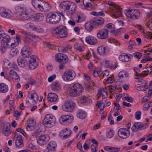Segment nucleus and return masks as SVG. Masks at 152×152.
<instances>
[{
    "label": "nucleus",
    "instance_id": "4d7b16f0",
    "mask_svg": "<svg viewBox=\"0 0 152 152\" xmlns=\"http://www.w3.org/2000/svg\"><path fill=\"white\" fill-rule=\"evenodd\" d=\"M69 130H68L67 128L65 129L64 130H62L60 133V135L61 136H62L64 134L67 133L69 132Z\"/></svg>",
    "mask_w": 152,
    "mask_h": 152
},
{
    "label": "nucleus",
    "instance_id": "4c0bfd02",
    "mask_svg": "<svg viewBox=\"0 0 152 152\" xmlns=\"http://www.w3.org/2000/svg\"><path fill=\"white\" fill-rule=\"evenodd\" d=\"M86 115V113L83 110H79L78 111L77 115V117L81 119H83L85 118Z\"/></svg>",
    "mask_w": 152,
    "mask_h": 152
},
{
    "label": "nucleus",
    "instance_id": "8fccbe9b",
    "mask_svg": "<svg viewBox=\"0 0 152 152\" xmlns=\"http://www.w3.org/2000/svg\"><path fill=\"white\" fill-rule=\"evenodd\" d=\"M16 39L17 41V42H15L16 43L15 45H10L8 46V47L11 46V47H14L15 46L17 45L19 43V42H20V37L18 35H16Z\"/></svg>",
    "mask_w": 152,
    "mask_h": 152
},
{
    "label": "nucleus",
    "instance_id": "9b49d317",
    "mask_svg": "<svg viewBox=\"0 0 152 152\" xmlns=\"http://www.w3.org/2000/svg\"><path fill=\"white\" fill-rule=\"evenodd\" d=\"M22 33L25 35L24 36V41L25 43V46L28 47L30 44L31 42V37H34L35 39L38 38V37L35 36L33 34H31L30 33H27L26 32L23 31Z\"/></svg>",
    "mask_w": 152,
    "mask_h": 152
},
{
    "label": "nucleus",
    "instance_id": "5701e85b",
    "mask_svg": "<svg viewBox=\"0 0 152 152\" xmlns=\"http://www.w3.org/2000/svg\"><path fill=\"white\" fill-rule=\"evenodd\" d=\"M15 143L16 146L18 148H20L23 146L22 136L21 135H18L17 136Z\"/></svg>",
    "mask_w": 152,
    "mask_h": 152
},
{
    "label": "nucleus",
    "instance_id": "39448f33",
    "mask_svg": "<svg viewBox=\"0 0 152 152\" xmlns=\"http://www.w3.org/2000/svg\"><path fill=\"white\" fill-rule=\"evenodd\" d=\"M106 3L109 5L113 6L114 9L111 8L110 9V12L112 15V16L115 18H117L122 16V13L120 7L115 5V3L110 1H107Z\"/></svg>",
    "mask_w": 152,
    "mask_h": 152
},
{
    "label": "nucleus",
    "instance_id": "09e8293b",
    "mask_svg": "<svg viewBox=\"0 0 152 152\" xmlns=\"http://www.w3.org/2000/svg\"><path fill=\"white\" fill-rule=\"evenodd\" d=\"M107 90L109 91L110 93H113L116 90L115 87L113 86H109L106 88Z\"/></svg>",
    "mask_w": 152,
    "mask_h": 152
},
{
    "label": "nucleus",
    "instance_id": "a211bd4d",
    "mask_svg": "<svg viewBox=\"0 0 152 152\" xmlns=\"http://www.w3.org/2000/svg\"><path fill=\"white\" fill-rule=\"evenodd\" d=\"M29 67L31 69H35L38 65L36 57L34 55H32L30 56V59L29 61Z\"/></svg>",
    "mask_w": 152,
    "mask_h": 152
},
{
    "label": "nucleus",
    "instance_id": "72a5a7b5",
    "mask_svg": "<svg viewBox=\"0 0 152 152\" xmlns=\"http://www.w3.org/2000/svg\"><path fill=\"white\" fill-rule=\"evenodd\" d=\"M93 24L91 22V20L85 23V28L88 31H91L93 29Z\"/></svg>",
    "mask_w": 152,
    "mask_h": 152
},
{
    "label": "nucleus",
    "instance_id": "0e129e2a",
    "mask_svg": "<svg viewBox=\"0 0 152 152\" xmlns=\"http://www.w3.org/2000/svg\"><path fill=\"white\" fill-rule=\"evenodd\" d=\"M143 34H145L147 35L148 37L150 38L151 39H152V33L150 32H143Z\"/></svg>",
    "mask_w": 152,
    "mask_h": 152
},
{
    "label": "nucleus",
    "instance_id": "6ab92c4d",
    "mask_svg": "<svg viewBox=\"0 0 152 152\" xmlns=\"http://www.w3.org/2000/svg\"><path fill=\"white\" fill-rule=\"evenodd\" d=\"M73 117L71 115H63L59 119V121L61 124H63L64 123H69L72 122L73 119Z\"/></svg>",
    "mask_w": 152,
    "mask_h": 152
},
{
    "label": "nucleus",
    "instance_id": "69168bd1",
    "mask_svg": "<svg viewBox=\"0 0 152 152\" xmlns=\"http://www.w3.org/2000/svg\"><path fill=\"white\" fill-rule=\"evenodd\" d=\"M71 134V132L70 130H69V132H68L67 133L64 134V135L62 136L63 138L65 139L66 138L68 137V136H69Z\"/></svg>",
    "mask_w": 152,
    "mask_h": 152
},
{
    "label": "nucleus",
    "instance_id": "4be33fe9",
    "mask_svg": "<svg viewBox=\"0 0 152 152\" xmlns=\"http://www.w3.org/2000/svg\"><path fill=\"white\" fill-rule=\"evenodd\" d=\"M86 41L88 44L91 45H94L97 42L96 39L94 37L89 35L86 37Z\"/></svg>",
    "mask_w": 152,
    "mask_h": 152
},
{
    "label": "nucleus",
    "instance_id": "a878e982",
    "mask_svg": "<svg viewBox=\"0 0 152 152\" xmlns=\"http://www.w3.org/2000/svg\"><path fill=\"white\" fill-rule=\"evenodd\" d=\"M144 125L140 122L134 123L132 127V129L134 132H137L139 130H141L143 127Z\"/></svg>",
    "mask_w": 152,
    "mask_h": 152
},
{
    "label": "nucleus",
    "instance_id": "ddd939ff",
    "mask_svg": "<svg viewBox=\"0 0 152 152\" xmlns=\"http://www.w3.org/2000/svg\"><path fill=\"white\" fill-rule=\"evenodd\" d=\"M130 134L128 129L125 128H121L118 131V135L121 138L125 139L129 137Z\"/></svg>",
    "mask_w": 152,
    "mask_h": 152
},
{
    "label": "nucleus",
    "instance_id": "13d9d810",
    "mask_svg": "<svg viewBox=\"0 0 152 152\" xmlns=\"http://www.w3.org/2000/svg\"><path fill=\"white\" fill-rule=\"evenodd\" d=\"M150 106L151 105H150L149 102H147L144 105V107L143 108V110L145 111L147 110Z\"/></svg>",
    "mask_w": 152,
    "mask_h": 152
},
{
    "label": "nucleus",
    "instance_id": "9d476101",
    "mask_svg": "<svg viewBox=\"0 0 152 152\" xmlns=\"http://www.w3.org/2000/svg\"><path fill=\"white\" fill-rule=\"evenodd\" d=\"M39 96L37 94L34 93L28 96L26 100V102L27 104L30 105L31 104H34L37 101H38Z\"/></svg>",
    "mask_w": 152,
    "mask_h": 152
},
{
    "label": "nucleus",
    "instance_id": "c756f323",
    "mask_svg": "<svg viewBox=\"0 0 152 152\" xmlns=\"http://www.w3.org/2000/svg\"><path fill=\"white\" fill-rule=\"evenodd\" d=\"M17 62L19 66L21 67H24L27 65V61L23 58L19 57L17 59Z\"/></svg>",
    "mask_w": 152,
    "mask_h": 152
},
{
    "label": "nucleus",
    "instance_id": "2f4dec72",
    "mask_svg": "<svg viewBox=\"0 0 152 152\" xmlns=\"http://www.w3.org/2000/svg\"><path fill=\"white\" fill-rule=\"evenodd\" d=\"M57 147V145L55 142L52 141L50 142L48 144L47 148L49 151H54L55 148Z\"/></svg>",
    "mask_w": 152,
    "mask_h": 152
},
{
    "label": "nucleus",
    "instance_id": "393cba45",
    "mask_svg": "<svg viewBox=\"0 0 152 152\" xmlns=\"http://www.w3.org/2000/svg\"><path fill=\"white\" fill-rule=\"evenodd\" d=\"M50 8L51 6L48 3L45 2H42L39 10L44 11H49L50 10Z\"/></svg>",
    "mask_w": 152,
    "mask_h": 152
},
{
    "label": "nucleus",
    "instance_id": "c85d7f7f",
    "mask_svg": "<svg viewBox=\"0 0 152 152\" xmlns=\"http://www.w3.org/2000/svg\"><path fill=\"white\" fill-rule=\"evenodd\" d=\"M28 47L24 46L22 49L21 53L24 57H28L30 55L31 53L28 50Z\"/></svg>",
    "mask_w": 152,
    "mask_h": 152
},
{
    "label": "nucleus",
    "instance_id": "f8f14e48",
    "mask_svg": "<svg viewBox=\"0 0 152 152\" xmlns=\"http://www.w3.org/2000/svg\"><path fill=\"white\" fill-rule=\"evenodd\" d=\"M75 74L72 70H69L66 71L63 75L62 77L65 81H71L75 77Z\"/></svg>",
    "mask_w": 152,
    "mask_h": 152
},
{
    "label": "nucleus",
    "instance_id": "473e14b6",
    "mask_svg": "<svg viewBox=\"0 0 152 152\" xmlns=\"http://www.w3.org/2000/svg\"><path fill=\"white\" fill-rule=\"evenodd\" d=\"M32 2L34 7L35 9L39 10L42 2L39 0H33Z\"/></svg>",
    "mask_w": 152,
    "mask_h": 152
},
{
    "label": "nucleus",
    "instance_id": "ea45409f",
    "mask_svg": "<svg viewBox=\"0 0 152 152\" xmlns=\"http://www.w3.org/2000/svg\"><path fill=\"white\" fill-rule=\"evenodd\" d=\"M119 60L122 61L128 62L129 61V57L128 54L126 55H121L119 57Z\"/></svg>",
    "mask_w": 152,
    "mask_h": 152
},
{
    "label": "nucleus",
    "instance_id": "c03bdc74",
    "mask_svg": "<svg viewBox=\"0 0 152 152\" xmlns=\"http://www.w3.org/2000/svg\"><path fill=\"white\" fill-rule=\"evenodd\" d=\"M106 147L108 148V149L110 150L111 152H118L120 149V148L116 147Z\"/></svg>",
    "mask_w": 152,
    "mask_h": 152
},
{
    "label": "nucleus",
    "instance_id": "79ce46f5",
    "mask_svg": "<svg viewBox=\"0 0 152 152\" xmlns=\"http://www.w3.org/2000/svg\"><path fill=\"white\" fill-rule=\"evenodd\" d=\"M18 52V50L17 49L15 48L12 49L9 54V56L10 57H12L17 55Z\"/></svg>",
    "mask_w": 152,
    "mask_h": 152
},
{
    "label": "nucleus",
    "instance_id": "f257e3e1",
    "mask_svg": "<svg viewBox=\"0 0 152 152\" xmlns=\"http://www.w3.org/2000/svg\"><path fill=\"white\" fill-rule=\"evenodd\" d=\"M3 38L1 45V50L3 53H4L8 47L10 45H15V43H11V39L10 37L8 35H5L3 31L0 30V39Z\"/></svg>",
    "mask_w": 152,
    "mask_h": 152
},
{
    "label": "nucleus",
    "instance_id": "603ef678",
    "mask_svg": "<svg viewBox=\"0 0 152 152\" xmlns=\"http://www.w3.org/2000/svg\"><path fill=\"white\" fill-rule=\"evenodd\" d=\"M80 102L81 104L85 103L87 101L86 97L85 96H82L80 99Z\"/></svg>",
    "mask_w": 152,
    "mask_h": 152
},
{
    "label": "nucleus",
    "instance_id": "1a4fd4ad",
    "mask_svg": "<svg viewBox=\"0 0 152 152\" xmlns=\"http://www.w3.org/2000/svg\"><path fill=\"white\" fill-rule=\"evenodd\" d=\"M125 13L127 17L132 19H137L140 16L139 12L137 10L133 9L127 10Z\"/></svg>",
    "mask_w": 152,
    "mask_h": 152
},
{
    "label": "nucleus",
    "instance_id": "a19ab883",
    "mask_svg": "<svg viewBox=\"0 0 152 152\" xmlns=\"http://www.w3.org/2000/svg\"><path fill=\"white\" fill-rule=\"evenodd\" d=\"M51 89L53 90H58L60 88L59 84L57 82H53L51 85Z\"/></svg>",
    "mask_w": 152,
    "mask_h": 152
},
{
    "label": "nucleus",
    "instance_id": "bf43d9fd",
    "mask_svg": "<svg viewBox=\"0 0 152 152\" xmlns=\"http://www.w3.org/2000/svg\"><path fill=\"white\" fill-rule=\"evenodd\" d=\"M113 117L112 115L110 114L108 116V121L110 122V124L111 125L113 124L114 123V121L112 120Z\"/></svg>",
    "mask_w": 152,
    "mask_h": 152
},
{
    "label": "nucleus",
    "instance_id": "dca6fc26",
    "mask_svg": "<svg viewBox=\"0 0 152 152\" xmlns=\"http://www.w3.org/2000/svg\"><path fill=\"white\" fill-rule=\"evenodd\" d=\"M69 1L62 2L59 5V7L61 11L67 15H69Z\"/></svg>",
    "mask_w": 152,
    "mask_h": 152
},
{
    "label": "nucleus",
    "instance_id": "f3484780",
    "mask_svg": "<svg viewBox=\"0 0 152 152\" xmlns=\"http://www.w3.org/2000/svg\"><path fill=\"white\" fill-rule=\"evenodd\" d=\"M109 31L106 28L102 29L99 31L97 34V36L99 39H105L108 36Z\"/></svg>",
    "mask_w": 152,
    "mask_h": 152
},
{
    "label": "nucleus",
    "instance_id": "5fc2aeb1",
    "mask_svg": "<svg viewBox=\"0 0 152 152\" xmlns=\"http://www.w3.org/2000/svg\"><path fill=\"white\" fill-rule=\"evenodd\" d=\"M124 100H126L127 102L132 103L134 100V99L131 97L125 96L124 97Z\"/></svg>",
    "mask_w": 152,
    "mask_h": 152
},
{
    "label": "nucleus",
    "instance_id": "bb28decb",
    "mask_svg": "<svg viewBox=\"0 0 152 152\" xmlns=\"http://www.w3.org/2000/svg\"><path fill=\"white\" fill-rule=\"evenodd\" d=\"M47 100L50 102H53L56 101L58 99L57 95L52 93H49L48 96Z\"/></svg>",
    "mask_w": 152,
    "mask_h": 152
},
{
    "label": "nucleus",
    "instance_id": "412c9836",
    "mask_svg": "<svg viewBox=\"0 0 152 152\" xmlns=\"http://www.w3.org/2000/svg\"><path fill=\"white\" fill-rule=\"evenodd\" d=\"M91 22H93L94 26H98L101 25L104 22V19L100 17H96L91 20Z\"/></svg>",
    "mask_w": 152,
    "mask_h": 152
},
{
    "label": "nucleus",
    "instance_id": "2eb2a0df",
    "mask_svg": "<svg viewBox=\"0 0 152 152\" xmlns=\"http://www.w3.org/2000/svg\"><path fill=\"white\" fill-rule=\"evenodd\" d=\"M57 61L59 63L65 64L67 63L68 59L67 56L64 54L59 53L56 55Z\"/></svg>",
    "mask_w": 152,
    "mask_h": 152
},
{
    "label": "nucleus",
    "instance_id": "7ed1b4c3",
    "mask_svg": "<svg viewBox=\"0 0 152 152\" xmlns=\"http://www.w3.org/2000/svg\"><path fill=\"white\" fill-rule=\"evenodd\" d=\"M83 91L82 86L78 83L74 84L71 88L69 93L71 96L76 97L81 94Z\"/></svg>",
    "mask_w": 152,
    "mask_h": 152
},
{
    "label": "nucleus",
    "instance_id": "a18cd8bd",
    "mask_svg": "<svg viewBox=\"0 0 152 152\" xmlns=\"http://www.w3.org/2000/svg\"><path fill=\"white\" fill-rule=\"evenodd\" d=\"M114 131L112 129H110L109 131L107 132L106 135L107 137L111 138L114 136Z\"/></svg>",
    "mask_w": 152,
    "mask_h": 152
},
{
    "label": "nucleus",
    "instance_id": "6e6552de",
    "mask_svg": "<svg viewBox=\"0 0 152 152\" xmlns=\"http://www.w3.org/2000/svg\"><path fill=\"white\" fill-rule=\"evenodd\" d=\"M75 106V103L73 101L67 100L62 105V109L66 111L71 112L73 111Z\"/></svg>",
    "mask_w": 152,
    "mask_h": 152
},
{
    "label": "nucleus",
    "instance_id": "6e6d98bb",
    "mask_svg": "<svg viewBox=\"0 0 152 152\" xmlns=\"http://www.w3.org/2000/svg\"><path fill=\"white\" fill-rule=\"evenodd\" d=\"M141 113V112L140 111H137L136 113L135 116L137 120H139L140 119Z\"/></svg>",
    "mask_w": 152,
    "mask_h": 152
},
{
    "label": "nucleus",
    "instance_id": "7c9ffc66",
    "mask_svg": "<svg viewBox=\"0 0 152 152\" xmlns=\"http://www.w3.org/2000/svg\"><path fill=\"white\" fill-rule=\"evenodd\" d=\"M1 16L6 19H10L12 18V13L6 10L2 12Z\"/></svg>",
    "mask_w": 152,
    "mask_h": 152
},
{
    "label": "nucleus",
    "instance_id": "cd10ccee",
    "mask_svg": "<svg viewBox=\"0 0 152 152\" xmlns=\"http://www.w3.org/2000/svg\"><path fill=\"white\" fill-rule=\"evenodd\" d=\"M69 15H71V17L72 18L73 12L76 9L77 5L75 3L69 1Z\"/></svg>",
    "mask_w": 152,
    "mask_h": 152
},
{
    "label": "nucleus",
    "instance_id": "680f3d73",
    "mask_svg": "<svg viewBox=\"0 0 152 152\" xmlns=\"http://www.w3.org/2000/svg\"><path fill=\"white\" fill-rule=\"evenodd\" d=\"M97 146V145H94V144H92L91 145V150L92 151H94L93 152H96V149Z\"/></svg>",
    "mask_w": 152,
    "mask_h": 152
},
{
    "label": "nucleus",
    "instance_id": "37998d69",
    "mask_svg": "<svg viewBox=\"0 0 152 152\" xmlns=\"http://www.w3.org/2000/svg\"><path fill=\"white\" fill-rule=\"evenodd\" d=\"M129 75L128 73L125 71H121L118 74V77L120 78L128 77Z\"/></svg>",
    "mask_w": 152,
    "mask_h": 152
},
{
    "label": "nucleus",
    "instance_id": "f03ea898",
    "mask_svg": "<svg viewBox=\"0 0 152 152\" xmlns=\"http://www.w3.org/2000/svg\"><path fill=\"white\" fill-rule=\"evenodd\" d=\"M52 33L53 36L56 37L64 38L67 35V28L64 26H59L53 29Z\"/></svg>",
    "mask_w": 152,
    "mask_h": 152
},
{
    "label": "nucleus",
    "instance_id": "3c124183",
    "mask_svg": "<svg viewBox=\"0 0 152 152\" xmlns=\"http://www.w3.org/2000/svg\"><path fill=\"white\" fill-rule=\"evenodd\" d=\"M133 56L134 57H136L138 59L141 58L142 57V54L140 52H136L133 53Z\"/></svg>",
    "mask_w": 152,
    "mask_h": 152
},
{
    "label": "nucleus",
    "instance_id": "49530a36",
    "mask_svg": "<svg viewBox=\"0 0 152 152\" xmlns=\"http://www.w3.org/2000/svg\"><path fill=\"white\" fill-rule=\"evenodd\" d=\"M71 47L69 45H68L65 47H61L59 48V50H61L63 52L65 53L69 50L71 49Z\"/></svg>",
    "mask_w": 152,
    "mask_h": 152
},
{
    "label": "nucleus",
    "instance_id": "20e7f679",
    "mask_svg": "<svg viewBox=\"0 0 152 152\" xmlns=\"http://www.w3.org/2000/svg\"><path fill=\"white\" fill-rule=\"evenodd\" d=\"M61 18L60 14L57 12H50L47 15L46 20L47 23L54 24L58 23Z\"/></svg>",
    "mask_w": 152,
    "mask_h": 152
},
{
    "label": "nucleus",
    "instance_id": "c9c22d12",
    "mask_svg": "<svg viewBox=\"0 0 152 152\" xmlns=\"http://www.w3.org/2000/svg\"><path fill=\"white\" fill-rule=\"evenodd\" d=\"M34 18L36 21L38 22L44 19V16L42 14L38 13L36 14Z\"/></svg>",
    "mask_w": 152,
    "mask_h": 152
},
{
    "label": "nucleus",
    "instance_id": "0eeeda50",
    "mask_svg": "<svg viewBox=\"0 0 152 152\" xmlns=\"http://www.w3.org/2000/svg\"><path fill=\"white\" fill-rule=\"evenodd\" d=\"M16 9L20 10L21 12V14L19 16V18L22 20H28L29 19L31 16V14L28 11V10L24 7H16Z\"/></svg>",
    "mask_w": 152,
    "mask_h": 152
},
{
    "label": "nucleus",
    "instance_id": "423d86ee",
    "mask_svg": "<svg viewBox=\"0 0 152 152\" xmlns=\"http://www.w3.org/2000/svg\"><path fill=\"white\" fill-rule=\"evenodd\" d=\"M55 121V119L53 116L48 114L43 120L42 123L45 127L51 128L54 125Z\"/></svg>",
    "mask_w": 152,
    "mask_h": 152
},
{
    "label": "nucleus",
    "instance_id": "f704fd0d",
    "mask_svg": "<svg viewBox=\"0 0 152 152\" xmlns=\"http://www.w3.org/2000/svg\"><path fill=\"white\" fill-rule=\"evenodd\" d=\"M98 94L100 96L102 95V97L103 99H104L107 98L108 93L104 91V89L101 88L98 92Z\"/></svg>",
    "mask_w": 152,
    "mask_h": 152
},
{
    "label": "nucleus",
    "instance_id": "58836bf2",
    "mask_svg": "<svg viewBox=\"0 0 152 152\" xmlns=\"http://www.w3.org/2000/svg\"><path fill=\"white\" fill-rule=\"evenodd\" d=\"M8 86L5 84H0V91L2 93H5L8 90Z\"/></svg>",
    "mask_w": 152,
    "mask_h": 152
},
{
    "label": "nucleus",
    "instance_id": "052dcab7",
    "mask_svg": "<svg viewBox=\"0 0 152 152\" xmlns=\"http://www.w3.org/2000/svg\"><path fill=\"white\" fill-rule=\"evenodd\" d=\"M56 77V75H53V76H50L48 79V80L49 82H52L53 80Z\"/></svg>",
    "mask_w": 152,
    "mask_h": 152
},
{
    "label": "nucleus",
    "instance_id": "e2e57ef3",
    "mask_svg": "<svg viewBox=\"0 0 152 152\" xmlns=\"http://www.w3.org/2000/svg\"><path fill=\"white\" fill-rule=\"evenodd\" d=\"M17 131L22 133L24 136H25L26 134L25 132L21 128H19L17 129Z\"/></svg>",
    "mask_w": 152,
    "mask_h": 152
},
{
    "label": "nucleus",
    "instance_id": "aec40b11",
    "mask_svg": "<svg viewBox=\"0 0 152 152\" xmlns=\"http://www.w3.org/2000/svg\"><path fill=\"white\" fill-rule=\"evenodd\" d=\"M10 125L9 123L4 124L3 126L1 127L3 133L6 136H8L10 134Z\"/></svg>",
    "mask_w": 152,
    "mask_h": 152
},
{
    "label": "nucleus",
    "instance_id": "e433bc0d",
    "mask_svg": "<svg viewBox=\"0 0 152 152\" xmlns=\"http://www.w3.org/2000/svg\"><path fill=\"white\" fill-rule=\"evenodd\" d=\"M105 27L111 29L110 32L112 34L115 35L116 31H115L114 25L112 23H109L105 26Z\"/></svg>",
    "mask_w": 152,
    "mask_h": 152
},
{
    "label": "nucleus",
    "instance_id": "de8ad7c7",
    "mask_svg": "<svg viewBox=\"0 0 152 152\" xmlns=\"http://www.w3.org/2000/svg\"><path fill=\"white\" fill-rule=\"evenodd\" d=\"M147 85L139 86L137 87V89L139 91H146L147 89L149 88L148 87H147Z\"/></svg>",
    "mask_w": 152,
    "mask_h": 152
},
{
    "label": "nucleus",
    "instance_id": "864d4df0",
    "mask_svg": "<svg viewBox=\"0 0 152 152\" xmlns=\"http://www.w3.org/2000/svg\"><path fill=\"white\" fill-rule=\"evenodd\" d=\"M33 30L39 33H42L44 31L43 29L39 27H34L33 28Z\"/></svg>",
    "mask_w": 152,
    "mask_h": 152
},
{
    "label": "nucleus",
    "instance_id": "4468645a",
    "mask_svg": "<svg viewBox=\"0 0 152 152\" xmlns=\"http://www.w3.org/2000/svg\"><path fill=\"white\" fill-rule=\"evenodd\" d=\"M50 139L48 134H44L40 136L38 138L37 142L38 144L40 145H45Z\"/></svg>",
    "mask_w": 152,
    "mask_h": 152
},
{
    "label": "nucleus",
    "instance_id": "b1692460",
    "mask_svg": "<svg viewBox=\"0 0 152 152\" xmlns=\"http://www.w3.org/2000/svg\"><path fill=\"white\" fill-rule=\"evenodd\" d=\"M97 51L98 54L102 55L106 54L108 53L109 50L108 48L101 46L98 47Z\"/></svg>",
    "mask_w": 152,
    "mask_h": 152
},
{
    "label": "nucleus",
    "instance_id": "338daca9",
    "mask_svg": "<svg viewBox=\"0 0 152 152\" xmlns=\"http://www.w3.org/2000/svg\"><path fill=\"white\" fill-rule=\"evenodd\" d=\"M28 82L29 84H31V85H34L37 83L36 81L34 79H31Z\"/></svg>",
    "mask_w": 152,
    "mask_h": 152
},
{
    "label": "nucleus",
    "instance_id": "774afa93",
    "mask_svg": "<svg viewBox=\"0 0 152 152\" xmlns=\"http://www.w3.org/2000/svg\"><path fill=\"white\" fill-rule=\"evenodd\" d=\"M83 4L84 6V7L85 9H87V8L90 7L92 6V4L91 3H88V4L83 3Z\"/></svg>",
    "mask_w": 152,
    "mask_h": 152
}]
</instances>
